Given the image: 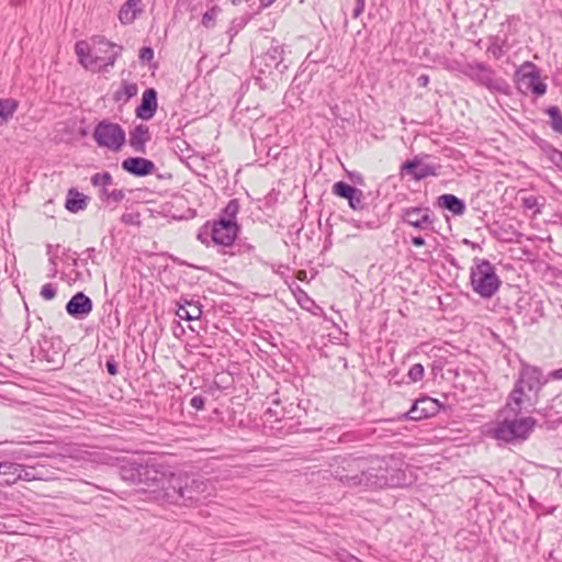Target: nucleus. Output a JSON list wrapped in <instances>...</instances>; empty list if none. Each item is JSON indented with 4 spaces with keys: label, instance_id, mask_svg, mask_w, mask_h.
<instances>
[{
    "label": "nucleus",
    "instance_id": "nucleus-59",
    "mask_svg": "<svg viewBox=\"0 0 562 562\" xmlns=\"http://www.w3.org/2000/svg\"><path fill=\"white\" fill-rule=\"evenodd\" d=\"M417 83L419 87H427V85L429 83V76L425 74L420 75L417 78Z\"/></svg>",
    "mask_w": 562,
    "mask_h": 562
},
{
    "label": "nucleus",
    "instance_id": "nucleus-31",
    "mask_svg": "<svg viewBox=\"0 0 562 562\" xmlns=\"http://www.w3.org/2000/svg\"><path fill=\"white\" fill-rule=\"evenodd\" d=\"M138 87L136 83H128L127 81L122 82V87L114 92L113 99L116 102L120 101H127L132 97H135L137 94Z\"/></svg>",
    "mask_w": 562,
    "mask_h": 562
},
{
    "label": "nucleus",
    "instance_id": "nucleus-64",
    "mask_svg": "<svg viewBox=\"0 0 562 562\" xmlns=\"http://www.w3.org/2000/svg\"><path fill=\"white\" fill-rule=\"evenodd\" d=\"M351 179L355 182H358V183H362L363 182V177L360 173H352L351 175Z\"/></svg>",
    "mask_w": 562,
    "mask_h": 562
},
{
    "label": "nucleus",
    "instance_id": "nucleus-57",
    "mask_svg": "<svg viewBox=\"0 0 562 562\" xmlns=\"http://www.w3.org/2000/svg\"><path fill=\"white\" fill-rule=\"evenodd\" d=\"M154 58V50L151 47H143V61L150 63Z\"/></svg>",
    "mask_w": 562,
    "mask_h": 562
},
{
    "label": "nucleus",
    "instance_id": "nucleus-50",
    "mask_svg": "<svg viewBox=\"0 0 562 562\" xmlns=\"http://www.w3.org/2000/svg\"><path fill=\"white\" fill-rule=\"evenodd\" d=\"M103 193L108 195V198L113 199L115 202H120L125 198V193L121 189H115L111 192H108L106 189H103Z\"/></svg>",
    "mask_w": 562,
    "mask_h": 562
},
{
    "label": "nucleus",
    "instance_id": "nucleus-8",
    "mask_svg": "<svg viewBox=\"0 0 562 562\" xmlns=\"http://www.w3.org/2000/svg\"><path fill=\"white\" fill-rule=\"evenodd\" d=\"M460 71L472 81L485 87L490 91L507 93V82L502 78H496L494 69L484 63H468Z\"/></svg>",
    "mask_w": 562,
    "mask_h": 562
},
{
    "label": "nucleus",
    "instance_id": "nucleus-5",
    "mask_svg": "<svg viewBox=\"0 0 562 562\" xmlns=\"http://www.w3.org/2000/svg\"><path fill=\"white\" fill-rule=\"evenodd\" d=\"M330 475L347 487H364L366 457L336 456L329 463Z\"/></svg>",
    "mask_w": 562,
    "mask_h": 562
},
{
    "label": "nucleus",
    "instance_id": "nucleus-40",
    "mask_svg": "<svg viewBox=\"0 0 562 562\" xmlns=\"http://www.w3.org/2000/svg\"><path fill=\"white\" fill-rule=\"evenodd\" d=\"M127 209L133 210V205L127 206ZM121 221L124 224L139 225L140 224V214L138 213V211H131V212L124 213L121 217Z\"/></svg>",
    "mask_w": 562,
    "mask_h": 562
},
{
    "label": "nucleus",
    "instance_id": "nucleus-38",
    "mask_svg": "<svg viewBox=\"0 0 562 562\" xmlns=\"http://www.w3.org/2000/svg\"><path fill=\"white\" fill-rule=\"evenodd\" d=\"M196 238L202 243L204 244L206 247L210 246V244L212 243V239H211V226H210V221H207L199 231L198 235H196Z\"/></svg>",
    "mask_w": 562,
    "mask_h": 562
},
{
    "label": "nucleus",
    "instance_id": "nucleus-58",
    "mask_svg": "<svg viewBox=\"0 0 562 562\" xmlns=\"http://www.w3.org/2000/svg\"><path fill=\"white\" fill-rule=\"evenodd\" d=\"M411 241L416 247H422V246H425V244H426L425 238L422 236H414V237H412Z\"/></svg>",
    "mask_w": 562,
    "mask_h": 562
},
{
    "label": "nucleus",
    "instance_id": "nucleus-26",
    "mask_svg": "<svg viewBox=\"0 0 562 562\" xmlns=\"http://www.w3.org/2000/svg\"><path fill=\"white\" fill-rule=\"evenodd\" d=\"M283 48L279 44H272L267 52L261 56L262 61H265V66L270 70L272 68H278L281 64L283 57Z\"/></svg>",
    "mask_w": 562,
    "mask_h": 562
},
{
    "label": "nucleus",
    "instance_id": "nucleus-23",
    "mask_svg": "<svg viewBox=\"0 0 562 562\" xmlns=\"http://www.w3.org/2000/svg\"><path fill=\"white\" fill-rule=\"evenodd\" d=\"M158 109L157 91L154 88H147L143 92V121H149L154 117Z\"/></svg>",
    "mask_w": 562,
    "mask_h": 562
},
{
    "label": "nucleus",
    "instance_id": "nucleus-7",
    "mask_svg": "<svg viewBox=\"0 0 562 562\" xmlns=\"http://www.w3.org/2000/svg\"><path fill=\"white\" fill-rule=\"evenodd\" d=\"M170 179L171 173L164 169V165L156 166L151 160L143 158V203L154 202L146 193L160 195L167 190Z\"/></svg>",
    "mask_w": 562,
    "mask_h": 562
},
{
    "label": "nucleus",
    "instance_id": "nucleus-21",
    "mask_svg": "<svg viewBox=\"0 0 562 562\" xmlns=\"http://www.w3.org/2000/svg\"><path fill=\"white\" fill-rule=\"evenodd\" d=\"M140 13V0H126L119 10V21L123 25L132 24Z\"/></svg>",
    "mask_w": 562,
    "mask_h": 562
},
{
    "label": "nucleus",
    "instance_id": "nucleus-37",
    "mask_svg": "<svg viewBox=\"0 0 562 562\" xmlns=\"http://www.w3.org/2000/svg\"><path fill=\"white\" fill-rule=\"evenodd\" d=\"M542 151L546 155V157L554 164L557 167H559L562 170V151L554 148L551 145H546L542 147Z\"/></svg>",
    "mask_w": 562,
    "mask_h": 562
},
{
    "label": "nucleus",
    "instance_id": "nucleus-43",
    "mask_svg": "<svg viewBox=\"0 0 562 562\" xmlns=\"http://www.w3.org/2000/svg\"><path fill=\"white\" fill-rule=\"evenodd\" d=\"M407 375L412 382L420 381L424 378V367L420 363L412 366Z\"/></svg>",
    "mask_w": 562,
    "mask_h": 562
},
{
    "label": "nucleus",
    "instance_id": "nucleus-3",
    "mask_svg": "<svg viewBox=\"0 0 562 562\" xmlns=\"http://www.w3.org/2000/svg\"><path fill=\"white\" fill-rule=\"evenodd\" d=\"M175 476L170 467L148 458L143 461V495L150 501H166Z\"/></svg>",
    "mask_w": 562,
    "mask_h": 562
},
{
    "label": "nucleus",
    "instance_id": "nucleus-35",
    "mask_svg": "<svg viewBox=\"0 0 562 562\" xmlns=\"http://www.w3.org/2000/svg\"><path fill=\"white\" fill-rule=\"evenodd\" d=\"M122 169L135 177H140V157H130L122 161Z\"/></svg>",
    "mask_w": 562,
    "mask_h": 562
},
{
    "label": "nucleus",
    "instance_id": "nucleus-2",
    "mask_svg": "<svg viewBox=\"0 0 562 562\" xmlns=\"http://www.w3.org/2000/svg\"><path fill=\"white\" fill-rule=\"evenodd\" d=\"M403 462L393 456H371L366 457V490H376L385 487H401L408 484L405 471L402 469Z\"/></svg>",
    "mask_w": 562,
    "mask_h": 562
},
{
    "label": "nucleus",
    "instance_id": "nucleus-54",
    "mask_svg": "<svg viewBox=\"0 0 562 562\" xmlns=\"http://www.w3.org/2000/svg\"><path fill=\"white\" fill-rule=\"evenodd\" d=\"M46 252L47 255L49 256V263L53 266V269H52V277H55V274L57 273V269H56V257L52 255L53 252V245L48 244L46 246Z\"/></svg>",
    "mask_w": 562,
    "mask_h": 562
},
{
    "label": "nucleus",
    "instance_id": "nucleus-49",
    "mask_svg": "<svg viewBox=\"0 0 562 562\" xmlns=\"http://www.w3.org/2000/svg\"><path fill=\"white\" fill-rule=\"evenodd\" d=\"M337 559L340 562H362L360 559H358L357 557L352 555L348 551L337 552Z\"/></svg>",
    "mask_w": 562,
    "mask_h": 562
},
{
    "label": "nucleus",
    "instance_id": "nucleus-24",
    "mask_svg": "<svg viewBox=\"0 0 562 562\" xmlns=\"http://www.w3.org/2000/svg\"><path fill=\"white\" fill-rule=\"evenodd\" d=\"M75 52L78 56L79 63L86 69L94 71L92 43L89 44L86 41H79L75 45Z\"/></svg>",
    "mask_w": 562,
    "mask_h": 562
},
{
    "label": "nucleus",
    "instance_id": "nucleus-46",
    "mask_svg": "<svg viewBox=\"0 0 562 562\" xmlns=\"http://www.w3.org/2000/svg\"><path fill=\"white\" fill-rule=\"evenodd\" d=\"M218 10L216 8H212L207 10L202 16V24L205 27H212L214 25L215 18L217 15Z\"/></svg>",
    "mask_w": 562,
    "mask_h": 562
},
{
    "label": "nucleus",
    "instance_id": "nucleus-62",
    "mask_svg": "<svg viewBox=\"0 0 562 562\" xmlns=\"http://www.w3.org/2000/svg\"><path fill=\"white\" fill-rule=\"evenodd\" d=\"M25 454H26L27 457H35V458L46 456V453H45V452H43V451H38V450L30 451V452H26Z\"/></svg>",
    "mask_w": 562,
    "mask_h": 562
},
{
    "label": "nucleus",
    "instance_id": "nucleus-60",
    "mask_svg": "<svg viewBox=\"0 0 562 562\" xmlns=\"http://www.w3.org/2000/svg\"><path fill=\"white\" fill-rule=\"evenodd\" d=\"M35 479V476L24 467V471H22L20 480L31 481Z\"/></svg>",
    "mask_w": 562,
    "mask_h": 562
},
{
    "label": "nucleus",
    "instance_id": "nucleus-61",
    "mask_svg": "<svg viewBox=\"0 0 562 562\" xmlns=\"http://www.w3.org/2000/svg\"><path fill=\"white\" fill-rule=\"evenodd\" d=\"M548 378L555 379V380L562 379V368L551 371L549 373Z\"/></svg>",
    "mask_w": 562,
    "mask_h": 562
},
{
    "label": "nucleus",
    "instance_id": "nucleus-42",
    "mask_svg": "<svg viewBox=\"0 0 562 562\" xmlns=\"http://www.w3.org/2000/svg\"><path fill=\"white\" fill-rule=\"evenodd\" d=\"M56 294H57V288L53 283H46L41 289V296L46 301H50V300L55 299Z\"/></svg>",
    "mask_w": 562,
    "mask_h": 562
},
{
    "label": "nucleus",
    "instance_id": "nucleus-56",
    "mask_svg": "<svg viewBox=\"0 0 562 562\" xmlns=\"http://www.w3.org/2000/svg\"><path fill=\"white\" fill-rule=\"evenodd\" d=\"M136 310L137 307L135 308H131V311L128 312L127 314V321H130V328L133 327H137V314H136Z\"/></svg>",
    "mask_w": 562,
    "mask_h": 562
},
{
    "label": "nucleus",
    "instance_id": "nucleus-9",
    "mask_svg": "<svg viewBox=\"0 0 562 562\" xmlns=\"http://www.w3.org/2000/svg\"><path fill=\"white\" fill-rule=\"evenodd\" d=\"M203 482L189 476L188 474H176L172 481V486L169 490L166 502L179 503L187 505L188 502L199 499L200 494L203 492Z\"/></svg>",
    "mask_w": 562,
    "mask_h": 562
},
{
    "label": "nucleus",
    "instance_id": "nucleus-28",
    "mask_svg": "<svg viewBox=\"0 0 562 562\" xmlns=\"http://www.w3.org/2000/svg\"><path fill=\"white\" fill-rule=\"evenodd\" d=\"M121 476L124 481L131 483L140 482V463L127 462L121 467Z\"/></svg>",
    "mask_w": 562,
    "mask_h": 562
},
{
    "label": "nucleus",
    "instance_id": "nucleus-33",
    "mask_svg": "<svg viewBox=\"0 0 562 562\" xmlns=\"http://www.w3.org/2000/svg\"><path fill=\"white\" fill-rule=\"evenodd\" d=\"M189 169H191L194 173L201 175L202 171H205L209 169L206 165V156L201 155L199 153H194V156L189 158V160L184 161Z\"/></svg>",
    "mask_w": 562,
    "mask_h": 562
},
{
    "label": "nucleus",
    "instance_id": "nucleus-6",
    "mask_svg": "<svg viewBox=\"0 0 562 562\" xmlns=\"http://www.w3.org/2000/svg\"><path fill=\"white\" fill-rule=\"evenodd\" d=\"M470 285L482 299L493 297L502 285L495 266L487 259L474 258L470 269Z\"/></svg>",
    "mask_w": 562,
    "mask_h": 562
},
{
    "label": "nucleus",
    "instance_id": "nucleus-18",
    "mask_svg": "<svg viewBox=\"0 0 562 562\" xmlns=\"http://www.w3.org/2000/svg\"><path fill=\"white\" fill-rule=\"evenodd\" d=\"M92 308V300L83 292L74 294L65 306L67 314L76 319H85Z\"/></svg>",
    "mask_w": 562,
    "mask_h": 562
},
{
    "label": "nucleus",
    "instance_id": "nucleus-29",
    "mask_svg": "<svg viewBox=\"0 0 562 562\" xmlns=\"http://www.w3.org/2000/svg\"><path fill=\"white\" fill-rule=\"evenodd\" d=\"M172 150L179 157L181 161L189 160L192 156H194L195 150L191 147V145L181 138H177L172 142Z\"/></svg>",
    "mask_w": 562,
    "mask_h": 562
},
{
    "label": "nucleus",
    "instance_id": "nucleus-45",
    "mask_svg": "<svg viewBox=\"0 0 562 562\" xmlns=\"http://www.w3.org/2000/svg\"><path fill=\"white\" fill-rule=\"evenodd\" d=\"M355 226L358 228H368V229H374L380 226V221L376 216H374L371 220L364 221V220H357L355 221Z\"/></svg>",
    "mask_w": 562,
    "mask_h": 562
},
{
    "label": "nucleus",
    "instance_id": "nucleus-15",
    "mask_svg": "<svg viewBox=\"0 0 562 562\" xmlns=\"http://www.w3.org/2000/svg\"><path fill=\"white\" fill-rule=\"evenodd\" d=\"M427 157L428 155H417L413 159L406 160L401 166V175H411L416 181L423 180L429 176H438L441 166L425 164L424 158Z\"/></svg>",
    "mask_w": 562,
    "mask_h": 562
},
{
    "label": "nucleus",
    "instance_id": "nucleus-55",
    "mask_svg": "<svg viewBox=\"0 0 562 562\" xmlns=\"http://www.w3.org/2000/svg\"><path fill=\"white\" fill-rule=\"evenodd\" d=\"M71 265L74 267H85L87 265V259H81V257H79V255L74 251L71 255Z\"/></svg>",
    "mask_w": 562,
    "mask_h": 562
},
{
    "label": "nucleus",
    "instance_id": "nucleus-27",
    "mask_svg": "<svg viewBox=\"0 0 562 562\" xmlns=\"http://www.w3.org/2000/svg\"><path fill=\"white\" fill-rule=\"evenodd\" d=\"M165 402V395L159 396L157 393L146 392L145 397L143 398V404L146 403V414H143V417L153 418L155 414L159 412L160 406ZM145 407L143 406V409Z\"/></svg>",
    "mask_w": 562,
    "mask_h": 562
},
{
    "label": "nucleus",
    "instance_id": "nucleus-12",
    "mask_svg": "<svg viewBox=\"0 0 562 562\" xmlns=\"http://www.w3.org/2000/svg\"><path fill=\"white\" fill-rule=\"evenodd\" d=\"M210 226L212 243L221 247L220 252L224 255V250H227V248L233 249L240 232V225L226 222L224 218H217L210 221Z\"/></svg>",
    "mask_w": 562,
    "mask_h": 562
},
{
    "label": "nucleus",
    "instance_id": "nucleus-14",
    "mask_svg": "<svg viewBox=\"0 0 562 562\" xmlns=\"http://www.w3.org/2000/svg\"><path fill=\"white\" fill-rule=\"evenodd\" d=\"M402 222L420 231H434L435 216L429 207L409 206L402 210Z\"/></svg>",
    "mask_w": 562,
    "mask_h": 562
},
{
    "label": "nucleus",
    "instance_id": "nucleus-36",
    "mask_svg": "<svg viewBox=\"0 0 562 562\" xmlns=\"http://www.w3.org/2000/svg\"><path fill=\"white\" fill-rule=\"evenodd\" d=\"M254 251H255V247L252 245L247 244V243H241V241H238V243L235 241L233 249L227 248V250H224V255L234 257V256H240L244 254H251Z\"/></svg>",
    "mask_w": 562,
    "mask_h": 562
},
{
    "label": "nucleus",
    "instance_id": "nucleus-20",
    "mask_svg": "<svg viewBox=\"0 0 562 562\" xmlns=\"http://www.w3.org/2000/svg\"><path fill=\"white\" fill-rule=\"evenodd\" d=\"M437 205L442 207L453 215L461 216L465 213L467 206L462 199L454 194L446 193L437 199Z\"/></svg>",
    "mask_w": 562,
    "mask_h": 562
},
{
    "label": "nucleus",
    "instance_id": "nucleus-41",
    "mask_svg": "<svg viewBox=\"0 0 562 562\" xmlns=\"http://www.w3.org/2000/svg\"><path fill=\"white\" fill-rule=\"evenodd\" d=\"M521 205L527 210H535V214L540 213V210L538 209V198L535 195L522 196Z\"/></svg>",
    "mask_w": 562,
    "mask_h": 562
},
{
    "label": "nucleus",
    "instance_id": "nucleus-19",
    "mask_svg": "<svg viewBox=\"0 0 562 562\" xmlns=\"http://www.w3.org/2000/svg\"><path fill=\"white\" fill-rule=\"evenodd\" d=\"M177 316L186 321L199 319L202 315V305L199 301L180 299L178 302Z\"/></svg>",
    "mask_w": 562,
    "mask_h": 562
},
{
    "label": "nucleus",
    "instance_id": "nucleus-13",
    "mask_svg": "<svg viewBox=\"0 0 562 562\" xmlns=\"http://www.w3.org/2000/svg\"><path fill=\"white\" fill-rule=\"evenodd\" d=\"M122 47L108 41L104 36L97 35L92 37V53L94 71L106 70L113 66Z\"/></svg>",
    "mask_w": 562,
    "mask_h": 562
},
{
    "label": "nucleus",
    "instance_id": "nucleus-63",
    "mask_svg": "<svg viewBox=\"0 0 562 562\" xmlns=\"http://www.w3.org/2000/svg\"><path fill=\"white\" fill-rule=\"evenodd\" d=\"M149 131L148 127L143 126V145L149 139Z\"/></svg>",
    "mask_w": 562,
    "mask_h": 562
},
{
    "label": "nucleus",
    "instance_id": "nucleus-32",
    "mask_svg": "<svg viewBox=\"0 0 562 562\" xmlns=\"http://www.w3.org/2000/svg\"><path fill=\"white\" fill-rule=\"evenodd\" d=\"M546 113L550 117V127L553 130V132L562 135V113L560 108L557 105H551L546 110Z\"/></svg>",
    "mask_w": 562,
    "mask_h": 562
},
{
    "label": "nucleus",
    "instance_id": "nucleus-47",
    "mask_svg": "<svg viewBox=\"0 0 562 562\" xmlns=\"http://www.w3.org/2000/svg\"><path fill=\"white\" fill-rule=\"evenodd\" d=\"M488 54L493 55L495 58H501L504 55L503 46L498 43L497 40H494L486 50Z\"/></svg>",
    "mask_w": 562,
    "mask_h": 562
},
{
    "label": "nucleus",
    "instance_id": "nucleus-25",
    "mask_svg": "<svg viewBox=\"0 0 562 562\" xmlns=\"http://www.w3.org/2000/svg\"><path fill=\"white\" fill-rule=\"evenodd\" d=\"M10 469H0V485H12L20 480L24 465L12 462H3Z\"/></svg>",
    "mask_w": 562,
    "mask_h": 562
},
{
    "label": "nucleus",
    "instance_id": "nucleus-52",
    "mask_svg": "<svg viewBox=\"0 0 562 562\" xmlns=\"http://www.w3.org/2000/svg\"><path fill=\"white\" fill-rule=\"evenodd\" d=\"M364 7H366V0H356L355 7L352 10V18L358 19L362 14Z\"/></svg>",
    "mask_w": 562,
    "mask_h": 562
},
{
    "label": "nucleus",
    "instance_id": "nucleus-16",
    "mask_svg": "<svg viewBox=\"0 0 562 562\" xmlns=\"http://www.w3.org/2000/svg\"><path fill=\"white\" fill-rule=\"evenodd\" d=\"M440 404L431 397L416 400L409 411L398 416V420H422L435 416L440 411Z\"/></svg>",
    "mask_w": 562,
    "mask_h": 562
},
{
    "label": "nucleus",
    "instance_id": "nucleus-44",
    "mask_svg": "<svg viewBox=\"0 0 562 562\" xmlns=\"http://www.w3.org/2000/svg\"><path fill=\"white\" fill-rule=\"evenodd\" d=\"M130 144L136 150H140V124L135 125L134 128L130 132Z\"/></svg>",
    "mask_w": 562,
    "mask_h": 562
},
{
    "label": "nucleus",
    "instance_id": "nucleus-39",
    "mask_svg": "<svg viewBox=\"0 0 562 562\" xmlns=\"http://www.w3.org/2000/svg\"><path fill=\"white\" fill-rule=\"evenodd\" d=\"M91 182L93 186H108L112 183V176L108 171L98 172L92 176Z\"/></svg>",
    "mask_w": 562,
    "mask_h": 562
},
{
    "label": "nucleus",
    "instance_id": "nucleus-10",
    "mask_svg": "<svg viewBox=\"0 0 562 562\" xmlns=\"http://www.w3.org/2000/svg\"><path fill=\"white\" fill-rule=\"evenodd\" d=\"M93 138L99 147L119 151L126 142L125 131L117 123L100 121L93 130Z\"/></svg>",
    "mask_w": 562,
    "mask_h": 562
},
{
    "label": "nucleus",
    "instance_id": "nucleus-34",
    "mask_svg": "<svg viewBox=\"0 0 562 562\" xmlns=\"http://www.w3.org/2000/svg\"><path fill=\"white\" fill-rule=\"evenodd\" d=\"M19 106V102L14 99H0V119L7 122L11 119Z\"/></svg>",
    "mask_w": 562,
    "mask_h": 562
},
{
    "label": "nucleus",
    "instance_id": "nucleus-17",
    "mask_svg": "<svg viewBox=\"0 0 562 562\" xmlns=\"http://www.w3.org/2000/svg\"><path fill=\"white\" fill-rule=\"evenodd\" d=\"M331 191L336 196L346 199L353 211L361 212L367 209L366 196L362 190L345 181H338L334 183Z\"/></svg>",
    "mask_w": 562,
    "mask_h": 562
},
{
    "label": "nucleus",
    "instance_id": "nucleus-1",
    "mask_svg": "<svg viewBox=\"0 0 562 562\" xmlns=\"http://www.w3.org/2000/svg\"><path fill=\"white\" fill-rule=\"evenodd\" d=\"M548 382L538 367L522 363L512 392L508 395V409L533 412L539 401V392Z\"/></svg>",
    "mask_w": 562,
    "mask_h": 562
},
{
    "label": "nucleus",
    "instance_id": "nucleus-22",
    "mask_svg": "<svg viewBox=\"0 0 562 562\" xmlns=\"http://www.w3.org/2000/svg\"><path fill=\"white\" fill-rule=\"evenodd\" d=\"M88 205V196L79 192L77 189L71 188L68 190L65 207L70 213L82 211Z\"/></svg>",
    "mask_w": 562,
    "mask_h": 562
},
{
    "label": "nucleus",
    "instance_id": "nucleus-51",
    "mask_svg": "<svg viewBox=\"0 0 562 562\" xmlns=\"http://www.w3.org/2000/svg\"><path fill=\"white\" fill-rule=\"evenodd\" d=\"M83 257L81 259L91 260L93 263L99 265L98 258H97V250L94 247L87 248L82 254Z\"/></svg>",
    "mask_w": 562,
    "mask_h": 562
},
{
    "label": "nucleus",
    "instance_id": "nucleus-53",
    "mask_svg": "<svg viewBox=\"0 0 562 562\" xmlns=\"http://www.w3.org/2000/svg\"><path fill=\"white\" fill-rule=\"evenodd\" d=\"M105 369L110 375H115L117 373V362L112 357L108 358Z\"/></svg>",
    "mask_w": 562,
    "mask_h": 562
},
{
    "label": "nucleus",
    "instance_id": "nucleus-48",
    "mask_svg": "<svg viewBox=\"0 0 562 562\" xmlns=\"http://www.w3.org/2000/svg\"><path fill=\"white\" fill-rule=\"evenodd\" d=\"M190 405L196 411H202L205 406V397L202 395H194L190 400Z\"/></svg>",
    "mask_w": 562,
    "mask_h": 562
},
{
    "label": "nucleus",
    "instance_id": "nucleus-11",
    "mask_svg": "<svg viewBox=\"0 0 562 562\" xmlns=\"http://www.w3.org/2000/svg\"><path fill=\"white\" fill-rule=\"evenodd\" d=\"M516 82L524 93L531 92L540 97L547 92V83L541 80L538 67L531 61L524 63L516 71Z\"/></svg>",
    "mask_w": 562,
    "mask_h": 562
},
{
    "label": "nucleus",
    "instance_id": "nucleus-30",
    "mask_svg": "<svg viewBox=\"0 0 562 562\" xmlns=\"http://www.w3.org/2000/svg\"><path fill=\"white\" fill-rule=\"evenodd\" d=\"M240 210L238 199H232L228 201L226 206L221 211L218 218H224V221L229 223H237V214Z\"/></svg>",
    "mask_w": 562,
    "mask_h": 562
},
{
    "label": "nucleus",
    "instance_id": "nucleus-4",
    "mask_svg": "<svg viewBox=\"0 0 562 562\" xmlns=\"http://www.w3.org/2000/svg\"><path fill=\"white\" fill-rule=\"evenodd\" d=\"M521 412L516 411L515 407L508 409L507 402L499 413V417L503 419L498 422L494 430V437L506 442L526 440L536 425V419L532 417L518 418Z\"/></svg>",
    "mask_w": 562,
    "mask_h": 562
}]
</instances>
